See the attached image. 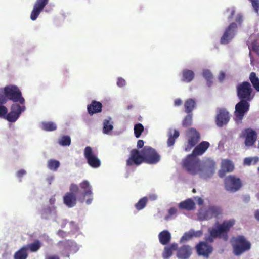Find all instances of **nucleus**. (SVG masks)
<instances>
[{
	"instance_id": "nucleus-1",
	"label": "nucleus",
	"mask_w": 259,
	"mask_h": 259,
	"mask_svg": "<svg viewBox=\"0 0 259 259\" xmlns=\"http://www.w3.org/2000/svg\"><path fill=\"white\" fill-rule=\"evenodd\" d=\"M93 192L92 186L87 180L81 182L79 186L71 184L69 191L66 192L63 197L64 204L68 208H72L77 204V200L80 203L86 202L87 204H90L93 201Z\"/></svg>"
},
{
	"instance_id": "nucleus-2",
	"label": "nucleus",
	"mask_w": 259,
	"mask_h": 259,
	"mask_svg": "<svg viewBox=\"0 0 259 259\" xmlns=\"http://www.w3.org/2000/svg\"><path fill=\"white\" fill-rule=\"evenodd\" d=\"M209 146L210 144L208 142H201L195 147L192 154L188 155L183 160V167L189 174L192 175H195L203 171L204 169H207L205 166L204 168L202 167L200 161L196 156L202 155Z\"/></svg>"
},
{
	"instance_id": "nucleus-3",
	"label": "nucleus",
	"mask_w": 259,
	"mask_h": 259,
	"mask_svg": "<svg viewBox=\"0 0 259 259\" xmlns=\"http://www.w3.org/2000/svg\"><path fill=\"white\" fill-rule=\"evenodd\" d=\"M234 219L224 221L221 224H218L215 228H209L208 232L209 236L206 239L209 242H213L215 238L222 239L227 241L229 239L228 233L231 228L235 225Z\"/></svg>"
},
{
	"instance_id": "nucleus-4",
	"label": "nucleus",
	"mask_w": 259,
	"mask_h": 259,
	"mask_svg": "<svg viewBox=\"0 0 259 259\" xmlns=\"http://www.w3.org/2000/svg\"><path fill=\"white\" fill-rule=\"evenodd\" d=\"M4 90L7 100H11L13 102H19L21 105L24 104L25 99L22 97L21 92L17 86L8 85L4 87Z\"/></svg>"
},
{
	"instance_id": "nucleus-5",
	"label": "nucleus",
	"mask_w": 259,
	"mask_h": 259,
	"mask_svg": "<svg viewBox=\"0 0 259 259\" xmlns=\"http://www.w3.org/2000/svg\"><path fill=\"white\" fill-rule=\"evenodd\" d=\"M235 244L233 245V251L236 255L242 253L250 249L251 244L247 241L244 236L239 235L233 238Z\"/></svg>"
},
{
	"instance_id": "nucleus-6",
	"label": "nucleus",
	"mask_w": 259,
	"mask_h": 259,
	"mask_svg": "<svg viewBox=\"0 0 259 259\" xmlns=\"http://www.w3.org/2000/svg\"><path fill=\"white\" fill-rule=\"evenodd\" d=\"M236 89L237 96L240 100L251 101L252 99L253 89L249 82L243 81L239 83Z\"/></svg>"
},
{
	"instance_id": "nucleus-7",
	"label": "nucleus",
	"mask_w": 259,
	"mask_h": 259,
	"mask_svg": "<svg viewBox=\"0 0 259 259\" xmlns=\"http://www.w3.org/2000/svg\"><path fill=\"white\" fill-rule=\"evenodd\" d=\"M144 162L149 164H155L160 160V156L155 149L150 147L145 146L142 149Z\"/></svg>"
},
{
	"instance_id": "nucleus-8",
	"label": "nucleus",
	"mask_w": 259,
	"mask_h": 259,
	"mask_svg": "<svg viewBox=\"0 0 259 259\" xmlns=\"http://www.w3.org/2000/svg\"><path fill=\"white\" fill-rule=\"evenodd\" d=\"M225 189L230 192H235L242 187L241 180L234 175H229L224 179Z\"/></svg>"
},
{
	"instance_id": "nucleus-9",
	"label": "nucleus",
	"mask_w": 259,
	"mask_h": 259,
	"mask_svg": "<svg viewBox=\"0 0 259 259\" xmlns=\"http://www.w3.org/2000/svg\"><path fill=\"white\" fill-rule=\"evenodd\" d=\"M248 100H240L235 106V120L237 123H241L245 114L249 109V103Z\"/></svg>"
},
{
	"instance_id": "nucleus-10",
	"label": "nucleus",
	"mask_w": 259,
	"mask_h": 259,
	"mask_svg": "<svg viewBox=\"0 0 259 259\" xmlns=\"http://www.w3.org/2000/svg\"><path fill=\"white\" fill-rule=\"evenodd\" d=\"M84 156L88 164L93 168H97L101 166V162L97 155L90 146H87L84 149Z\"/></svg>"
},
{
	"instance_id": "nucleus-11",
	"label": "nucleus",
	"mask_w": 259,
	"mask_h": 259,
	"mask_svg": "<svg viewBox=\"0 0 259 259\" xmlns=\"http://www.w3.org/2000/svg\"><path fill=\"white\" fill-rule=\"evenodd\" d=\"M25 106L18 104H13L11 107V111L7 113L5 119L11 122H15L19 117L21 113L25 110Z\"/></svg>"
},
{
	"instance_id": "nucleus-12",
	"label": "nucleus",
	"mask_w": 259,
	"mask_h": 259,
	"mask_svg": "<svg viewBox=\"0 0 259 259\" xmlns=\"http://www.w3.org/2000/svg\"><path fill=\"white\" fill-rule=\"evenodd\" d=\"M186 135L188 138V144L185 151H188L199 141L200 135L195 128H190L187 131Z\"/></svg>"
},
{
	"instance_id": "nucleus-13",
	"label": "nucleus",
	"mask_w": 259,
	"mask_h": 259,
	"mask_svg": "<svg viewBox=\"0 0 259 259\" xmlns=\"http://www.w3.org/2000/svg\"><path fill=\"white\" fill-rule=\"evenodd\" d=\"M144 162L142 150L140 151L137 149H133L130 152L129 158L126 160L127 166L139 165Z\"/></svg>"
},
{
	"instance_id": "nucleus-14",
	"label": "nucleus",
	"mask_w": 259,
	"mask_h": 259,
	"mask_svg": "<svg viewBox=\"0 0 259 259\" xmlns=\"http://www.w3.org/2000/svg\"><path fill=\"white\" fill-rule=\"evenodd\" d=\"M237 28V25L235 23L233 22L230 23V25L226 28L223 35L221 38V44H228L234 37Z\"/></svg>"
},
{
	"instance_id": "nucleus-15",
	"label": "nucleus",
	"mask_w": 259,
	"mask_h": 259,
	"mask_svg": "<svg viewBox=\"0 0 259 259\" xmlns=\"http://www.w3.org/2000/svg\"><path fill=\"white\" fill-rule=\"evenodd\" d=\"M220 207L215 206H209L206 210L199 212V217L202 220H208L213 218H217L221 214Z\"/></svg>"
},
{
	"instance_id": "nucleus-16",
	"label": "nucleus",
	"mask_w": 259,
	"mask_h": 259,
	"mask_svg": "<svg viewBox=\"0 0 259 259\" xmlns=\"http://www.w3.org/2000/svg\"><path fill=\"white\" fill-rule=\"evenodd\" d=\"M49 0H36L34 3L33 10L30 14L32 21L35 20L45 7L48 4Z\"/></svg>"
},
{
	"instance_id": "nucleus-17",
	"label": "nucleus",
	"mask_w": 259,
	"mask_h": 259,
	"mask_svg": "<svg viewBox=\"0 0 259 259\" xmlns=\"http://www.w3.org/2000/svg\"><path fill=\"white\" fill-rule=\"evenodd\" d=\"M196 250L199 256L208 257L212 251V247L205 242H200L196 246Z\"/></svg>"
},
{
	"instance_id": "nucleus-18",
	"label": "nucleus",
	"mask_w": 259,
	"mask_h": 259,
	"mask_svg": "<svg viewBox=\"0 0 259 259\" xmlns=\"http://www.w3.org/2000/svg\"><path fill=\"white\" fill-rule=\"evenodd\" d=\"M230 120L229 112L224 109L219 110L216 117V124L219 127L226 125Z\"/></svg>"
},
{
	"instance_id": "nucleus-19",
	"label": "nucleus",
	"mask_w": 259,
	"mask_h": 259,
	"mask_svg": "<svg viewBox=\"0 0 259 259\" xmlns=\"http://www.w3.org/2000/svg\"><path fill=\"white\" fill-rule=\"evenodd\" d=\"M234 165L231 161L228 159H224L221 162V168L218 172L220 177L223 178L227 172L233 170Z\"/></svg>"
},
{
	"instance_id": "nucleus-20",
	"label": "nucleus",
	"mask_w": 259,
	"mask_h": 259,
	"mask_svg": "<svg viewBox=\"0 0 259 259\" xmlns=\"http://www.w3.org/2000/svg\"><path fill=\"white\" fill-rule=\"evenodd\" d=\"M246 137L245 144L247 146H252L257 139V134L256 132L251 128L245 130Z\"/></svg>"
},
{
	"instance_id": "nucleus-21",
	"label": "nucleus",
	"mask_w": 259,
	"mask_h": 259,
	"mask_svg": "<svg viewBox=\"0 0 259 259\" xmlns=\"http://www.w3.org/2000/svg\"><path fill=\"white\" fill-rule=\"evenodd\" d=\"M192 254V249L190 246L185 245L178 249L177 256L180 259H188Z\"/></svg>"
},
{
	"instance_id": "nucleus-22",
	"label": "nucleus",
	"mask_w": 259,
	"mask_h": 259,
	"mask_svg": "<svg viewBox=\"0 0 259 259\" xmlns=\"http://www.w3.org/2000/svg\"><path fill=\"white\" fill-rule=\"evenodd\" d=\"M102 104L101 103L95 100L92 101L91 103L88 105L87 110L91 115L102 111Z\"/></svg>"
},
{
	"instance_id": "nucleus-23",
	"label": "nucleus",
	"mask_w": 259,
	"mask_h": 259,
	"mask_svg": "<svg viewBox=\"0 0 259 259\" xmlns=\"http://www.w3.org/2000/svg\"><path fill=\"white\" fill-rule=\"evenodd\" d=\"M202 231L198 230L195 231L191 229L188 232H185L180 239V242H184L191 239L193 237H199L202 235Z\"/></svg>"
},
{
	"instance_id": "nucleus-24",
	"label": "nucleus",
	"mask_w": 259,
	"mask_h": 259,
	"mask_svg": "<svg viewBox=\"0 0 259 259\" xmlns=\"http://www.w3.org/2000/svg\"><path fill=\"white\" fill-rule=\"evenodd\" d=\"M57 245L64 251H71L73 247L77 246L74 241L69 240L60 241L57 243Z\"/></svg>"
},
{
	"instance_id": "nucleus-25",
	"label": "nucleus",
	"mask_w": 259,
	"mask_h": 259,
	"mask_svg": "<svg viewBox=\"0 0 259 259\" xmlns=\"http://www.w3.org/2000/svg\"><path fill=\"white\" fill-rule=\"evenodd\" d=\"M180 133L177 130L170 129L168 133V139L167 144L168 146L170 147L174 145L176 140L179 137Z\"/></svg>"
},
{
	"instance_id": "nucleus-26",
	"label": "nucleus",
	"mask_w": 259,
	"mask_h": 259,
	"mask_svg": "<svg viewBox=\"0 0 259 259\" xmlns=\"http://www.w3.org/2000/svg\"><path fill=\"white\" fill-rule=\"evenodd\" d=\"M179 207L181 209L192 210L195 208V203L192 199L189 198L181 202L179 204Z\"/></svg>"
},
{
	"instance_id": "nucleus-27",
	"label": "nucleus",
	"mask_w": 259,
	"mask_h": 259,
	"mask_svg": "<svg viewBox=\"0 0 259 259\" xmlns=\"http://www.w3.org/2000/svg\"><path fill=\"white\" fill-rule=\"evenodd\" d=\"M160 243L162 245L167 244L171 239L170 233L167 230H163L158 235Z\"/></svg>"
},
{
	"instance_id": "nucleus-28",
	"label": "nucleus",
	"mask_w": 259,
	"mask_h": 259,
	"mask_svg": "<svg viewBox=\"0 0 259 259\" xmlns=\"http://www.w3.org/2000/svg\"><path fill=\"white\" fill-rule=\"evenodd\" d=\"M182 81L187 83L192 81L195 76L194 72L189 69H184L182 71Z\"/></svg>"
},
{
	"instance_id": "nucleus-29",
	"label": "nucleus",
	"mask_w": 259,
	"mask_h": 259,
	"mask_svg": "<svg viewBox=\"0 0 259 259\" xmlns=\"http://www.w3.org/2000/svg\"><path fill=\"white\" fill-rule=\"evenodd\" d=\"M42 246V243L39 240H35L33 242L25 245L27 250H29L31 252H37Z\"/></svg>"
},
{
	"instance_id": "nucleus-30",
	"label": "nucleus",
	"mask_w": 259,
	"mask_h": 259,
	"mask_svg": "<svg viewBox=\"0 0 259 259\" xmlns=\"http://www.w3.org/2000/svg\"><path fill=\"white\" fill-rule=\"evenodd\" d=\"M28 257V253L24 246L20 248L14 254V259H27Z\"/></svg>"
},
{
	"instance_id": "nucleus-31",
	"label": "nucleus",
	"mask_w": 259,
	"mask_h": 259,
	"mask_svg": "<svg viewBox=\"0 0 259 259\" xmlns=\"http://www.w3.org/2000/svg\"><path fill=\"white\" fill-rule=\"evenodd\" d=\"M177 249L178 244L176 243H172L169 246L165 247L163 252V257L165 258H169L172 255V251Z\"/></svg>"
},
{
	"instance_id": "nucleus-32",
	"label": "nucleus",
	"mask_w": 259,
	"mask_h": 259,
	"mask_svg": "<svg viewBox=\"0 0 259 259\" xmlns=\"http://www.w3.org/2000/svg\"><path fill=\"white\" fill-rule=\"evenodd\" d=\"M185 111L186 113L189 114L194 110L196 107V102L192 99L187 100L184 104Z\"/></svg>"
},
{
	"instance_id": "nucleus-33",
	"label": "nucleus",
	"mask_w": 259,
	"mask_h": 259,
	"mask_svg": "<svg viewBox=\"0 0 259 259\" xmlns=\"http://www.w3.org/2000/svg\"><path fill=\"white\" fill-rule=\"evenodd\" d=\"M249 80L253 87L257 91L259 92V78L255 72H252L249 75Z\"/></svg>"
},
{
	"instance_id": "nucleus-34",
	"label": "nucleus",
	"mask_w": 259,
	"mask_h": 259,
	"mask_svg": "<svg viewBox=\"0 0 259 259\" xmlns=\"http://www.w3.org/2000/svg\"><path fill=\"white\" fill-rule=\"evenodd\" d=\"M60 163L59 161L55 159H50L48 161V167L51 170L56 171L60 166Z\"/></svg>"
},
{
	"instance_id": "nucleus-35",
	"label": "nucleus",
	"mask_w": 259,
	"mask_h": 259,
	"mask_svg": "<svg viewBox=\"0 0 259 259\" xmlns=\"http://www.w3.org/2000/svg\"><path fill=\"white\" fill-rule=\"evenodd\" d=\"M203 76L207 81V85L210 87L212 83L213 76L209 70H204L202 73Z\"/></svg>"
},
{
	"instance_id": "nucleus-36",
	"label": "nucleus",
	"mask_w": 259,
	"mask_h": 259,
	"mask_svg": "<svg viewBox=\"0 0 259 259\" xmlns=\"http://www.w3.org/2000/svg\"><path fill=\"white\" fill-rule=\"evenodd\" d=\"M42 128L46 131H53L57 128V126L52 122H44L42 123Z\"/></svg>"
},
{
	"instance_id": "nucleus-37",
	"label": "nucleus",
	"mask_w": 259,
	"mask_h": 259,
	"mask_svg": "<svg viewBox=\"0 0 259 259\" xmlns=\"http://www.w3.org/2000/svg\"><path fill=\"white\" fill-rule=\"evenodd\" d=\"M144 128L141 123L136 124L134 126V134L136 138H139L142 132L144 131Z\"/></svg>"
},
{
	"instance_id": "nucleus-38",
	"label": "nucleus",
	"mask_w": 259,
	"mask_h": 259,
	"mask_svg": "<svg viewBox=\"0 0 259 259\" xmlns=\"http://www.w3.org/2000/svg\"><path fill=\"white\" fill-rule=\"evenodd\" d=\"M147 203V198L146 197L140 199L138 202L135 204V207L138 210L143 209Z\"/></svg>"
},
{
	"instance_id": "nucleus-39",
	"label": "nucleus",
	"mask_w": 259,
	"mask_h": 259,
	"mask_svg": "<svg viewBox=\"0 0 259 259\" xmlns=\"http://www.w3.org/2000/svg\"><path fill=\"white\" fill-rule=\"evenodd\" d=\"M113 128V125L110 123L108 120H105L103 122V132L104 134H107L109 132L112 131Z\"/></svg>"
},
{
	"instance_id": "nucleus-40",
	"label": "nucleus",
	"mask_w": 259,
	"mask_h": 259,
	"mask_svg": "<svg viewBox=\"0 0 259 259\" xmlns=\"http://www.w3.org/2000/svg\"><path fill=\"white\" fill-rule=\"evenodd\" d=\"M58 143L62 146H69L71 144V138L69 136H63L59 140Z\"/></svg>"
},
{
	"instance_id": "nucleus-41",
	"label": "nucleus",
	"mask_w": 259,
	"mask_h": 259,
	"mask_svg": "<svg viewBox=\"0 0 259 259\" xmlns=\"http://www.w3.org/2000/svg\"><path fill=\"white\" fill-rule=\"evenodd\" d=\"M52 213V208L50 206L44 208L41 211V218L44 219H48L49 216Z\"/></svg>"
},
{
	"instance_id": "nucleus-42",
	"label": "nucleus",
	"mask_w": 259,
	"mask_h": 259,
	"mask_svg": "<svg viewBox=\"0 0 259 259\" xmlns=\"http://www.w3.org/2000/svg\"><path fill=\"white\" fill-rule=\"evenodd\" d=\"M192 123V115L188 114L183 121L182 125L184 127H188L191 125Z\"/></svg>"
},
{
	"instance_id": "nucleus-43",
	"label": "nucleus",
	"mask_w": 259,
	"mask_h": 259,
	"mask_svg": "<svg viewBox=\"0 0 259 259\" xmlns=\"http://www.w3.org/2000/svg\"><path fill=\"white\" fill-rule=\"evenodd\" d=\"M8 101L4 88L0 89V105H3Z\"/></svg>"
},
{
	"instance_id": "nucleus-44",
	"label": "nucleus",
	"mask_w": 259,
	"mask_h": 259,
	"mask_svg": "<svg viewBox=\"0 0 259 259\" xmlns=\"http://www.w3.org/2000/svg\"><path fill=\"white\" fill-rule=\"evenodd\" d=\"M8 112L7 107L3 105H0V117L6 118V116Z\"/></svg>"
},
{
	"instance_id": "nucleus-45",
	"label": "nucleus",
	"mask_w": 259,
	"mask_h": 259,
	"mask_svg": "<svg viewBox=\"0 0 259 259\" xmlns=\"http://www.w3.org/2000/svg\"><path fill=\"white\" fill-rule=\"evenodd\" d=\"M252 6L256 13L259 11V0H250Z\"/></svg>"
},
{
	"instance_id": "nucleus-46",
	"label": "nucleus",
	"mask_w": 259,
	"mask_h": 259,
	"mask_svg": "<svg viewBox=\"0 0 259 259\" xmlns=\"http://www.w3.org/2000/svg\"><path fill=\"white\" fill-rule=\"evenodd\" d=\"M253 160H254V163H256L258 161V158H246L244 159V163L246 165H250L251 164Z\"/></svg>"
},
{
	"instance_id": "nucleus-47",
	"label": "nucleus",
	"mask_w": 259,
	"mask_h": 259,
	"mask_svg": "<svg viewBox=\"0 0 259 259\" xmlns=\"http://www.w3.org/2000/svg\"><path fill=\"white\" fill-rule=\"evenodd\" d=\"M126 84V81L125 80L121 78V77H119L117 79V85L119 87H123Z\"/></svg>"
},
{
	"instance_id": "nucleus-48",
	"label": "nucleus",
	"mask_w": 259,
	"mask_h": 259,
	"mask_svg": "<svg viewBox=\"0 0 259 259\" xmlns=\"http://www.w3.org/2000/svg\"><path fill=\"white\" fill-rule=\"evenodd\" d=\"M26 174V171L24 169H20L17 172V176L18 178L21 179L23 176Z\"/></svg>"
},
{
	"instance_id": "nucleus-49",
	"label": "nucleus",
	"mask_w": 259,
	"mask_h": 259,
	"mask_svg": "<svg viewBox=\"0 0 259 259\" xmlns=\"http://www.w3.org/2000/svg\"><path fill=\"white\" fill-rule=\"evenodd\" d=\"M177 212V210L175 207H171L168 210L169 214L170 216L176 214Z\"/></svg>"
},
{
	"instance_id": "nucleus-50",
	"label": "nucleus",
	"mask_w": 259,
	"mask_h": 259,
	"mask_svg": "<svg viewBox=\"0 0 259 259\" xmlns=\"http://www.w3.org/2000/svg\"><path fill=\"white\" fill-rule=\"evenodd\" d=\"M45 259H60L59 257L55 254L48 255L46 256Z\"/></svg>"
},
{
	"instance_id": "nucleus-51",
	"label": "nucleus",
	"mask_w": 259,
	"mask_h": 259,
	"mask_svg": "<svg viewBox=\"0 0 259 259\" xmlns=\"http://www.w3.org/2000/svg\"><path fill=\"white\" fill-rule=\"evenodd\" d=\"M144 142L142 140H139L137 142V147L138 149L141 148L143 147Z\"/></svg>"
},
{
	"instance_id": "nucleus-52",
	"label": "nucleus",
	"mask_w": 259,
	"mask_h": 259,
	"mask_svg": "<svg viewBox=\"0 0 259 259\" xmlns=\"http://www.w3.org/2000/svg\"><path fill=\"white\" fill-rule=\"evenodd\" d=\"M225 77V73L223 72H220V73L219 75V77H218V79H219V81H222L224 79Z\"/></svg>"
},
{
	"instance_id": "nucleus-53",
	"label": "nucleus",
	"mask_w": 259,
	"mask_h": 259,
	"mask_svg": "<svg viewBox=\"0 0 259 259\" xmlns=\"http://www.w3.org/2000/svg\"><path fill=\"white\" fill-rule=\"evenodd\" d=\"M182 104V101L180 99H178L175 100L174 105L175 106H180Z\"/></svg>"
},
{
	"instance_id": "nucleus-54",
	"label": "nucleus",
	"mask_w": 259,
	"mask_h": 259,
	"mask_svg": "<svg viewBox=\"0 0 259 259\" xmlns=\"http://www.w3.org/2000/svg\"><path fill=\"white\" fill-rule=\"evenodd\" d=\"M58 234L62 238H64L66 236V233L62 230L59 231Z\"/></svg>"
},
{
	"instance_id": "nucleus-55",
	"label": "nucleus",
	"mask_w": 259,
	"mask_h": 259,
	"mask_svg": "<svg viewBox=\"0 0 259 259\" xmlns=\"http://www.w3.org/2000/svg\"><path fill=\"white\" fill-rule=\"evenodd\" d=\"M253 50L256 52L257 53H259V46L257 45H253Z\"/></svg>"
},
{
	"instance_id": "nucleus-56",
	"label": "nucleus",
	"mask_w": 259,
	"mask_h": 259,
	"mask_svg": "<svg viewBox=\"0 0 259 259\" xmlns=\"http://www.w3.org/2000/svg\"><path fill=\"white\" fill-rule=\"evenodd\" d=\"M236 21L239 23H241L242 21V17L241 16L238 15L237 17Z\"/></svg>"
},
{
	"instance_id": "nucleus-57",
	"label": "nucleus",
	"mask_w": 259,
	"mask_h": 259,
	"mask_svg": "<svg viewBox=\"0 0 259 259\" xmlns=\"http://www.w3.org/2000/svg\"><path fill=\"white\" fill-rule=\"evenodd\" d=\"M255 218L259 221V210H257L255 212Z\"/></svg>"
},
{
	"instance_id": "nucleus-58",
	"label": "nucleus",
	"mask_w": 259,
	"mask_h": 259,
	"mask_svg": "<svg viewBox=\"0 0 259 259\" xmlns=\"http://www.w3.org/2000/svg\"><path fill=\"white\" fill-rule=\"evenodd\" d=\"M235 10L234 9H232L231 10V15L229 17V19H231L233 17V15L235 14Z\"/></svg>"
},
{
	"instance_id": "nucleus-59",
	"label": "nucleus",
	"mask_w": 259,
	"mask_h": 259,
	"mask_svg": "<svg viewBox=\"0 0 259 259\" xmlns=\"http://www.w3.org/2000/svg\"><path fill=\"white\" fill-rule=\"evenodd\" d=\"M214 166H215V163H213L212 164V166H211L210 168H211V171L213 172V171L214 170Z\"/></svg>"
},
{
	"instance_id": "nucleus-60",
	"label": "nucleus",
	"mask_w": 259,
	"mask_h": 259,
	"mask_svg": "<svg viewBox=\"0 0 259 259\" xmlns=\"http://www.w3.org/2000/svg\"><path fill=\"white\" fill-rule=\"evenodd\" d=\"M150 198H151L152 200H155L156 199V196H155L154 195H152V196H150Z\"/></svg>"
},
{
	"instance_id": "nucleus-61",
	"label": "nucleus",
	"mask_w": 259,
	"mask_h": 259,
	"mask_svg": "<svg viewBox=\"0 0 259 259\" xmlns=\"http://www.w3.org/2000/svg\"><path fill=\"white\" fill-rule=\"evenodd\" d=\"M66 73H67V71L66 70H65V69L63 70V74H64V75H65Z\"/></svg>"
},
{
	"instance_id": "nucleus-62",
	"label": "nucleus",
	"mask_w": 259,
	"mask_h": 259,
	"mask_svg": "<svg viewBox=\"0 0 259 259\" xmlns=\"http://www.w3.org/2000/svg\"><path fill=\"white\" fill-rule=\"evenodd\" d=\"M132 107H133V106H132V105L128 106V107H127V109H131Z\"/></svg>"
},
{
	"instance_id": "nucleus-63",
	"label": "nucleus",
	"mask_w": 259,
	"mask_h": 259,
	"mask_svg": "<svg viewBox=\"0 0 259 259\" xmlns=\"http://www.w3.org/2000/svg\"><path fill=\"white\" fill-rule=\"evenodd\" d=\"M50 201H51H51H53V202L55 201V199H54V198H53V199H50Z\"/></svg>"
},
{
	"instance_id": "nucleus-64",
	"label": "nucleus",
	"mask_w": 259,
	"mask_h": 259,
	"mask_svg": "<svg viewBox=\"0 0 259 259\" xmlns=\"http://www.w3.org/2000/svg\"><path fill=\"white\" fill-rule=\"evenodd\" d=\"M192 191H193V192L195 193L196 192L195 189H193Z\"/></svg>"
}]
</instances>
